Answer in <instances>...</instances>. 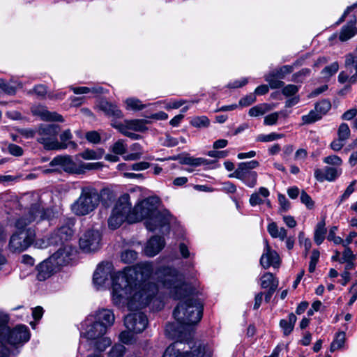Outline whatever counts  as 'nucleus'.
Segmentation results:
<instances>
[{"label":"nucleus","instance_id":"nucleus-1","mask_svg":"<svg viewBox=\"0 0 357 357\" xmlns=\"http://www.w3.org/2000/svg\"><path fill=\"white\" fill-rule=\"evenodd\" d=\"M112 264L102 262L93 273V281L97 288L102 287L111 276L112 299L114 305L137 310L146 307L158 292L154 283L147 282L153 271L151 263L138 264L111 275Z\"/></svg>","mask_w":357,"mask_h":357},{"label":"nucleus","instance_id":"nucleus-2","mask_svg":"<svg viewBox=\"0 0 357 357\" xmlns=\"http://www.w3.org/2000/svg\"><path fill=\"white\" fill-rule=\"evenodd\" d=\"M160 285L169 291L174 299H182L173 312L174 319L182 326L197 324L202 317L203 305L192 296L191 286L184 282L183 275L174 268L160 267L155 272Z\"/></svg>","mask_w":357,"mask_h":357},{"label":"nucleus","instance_id":"nucleus-3","mask_svg":"<svg viewBox=\"0 0 357 357\" xmlns=\"http://www.w3.org/2000/svg\"><path fill=\"white\" fill-rule=\"evenodd\" d=\"M100 195L93 187L81 188L79 197L71 204L70 209L75 215L84 216L93 212L99 205Z\"/></svg>","mask_w":357,"mask_h":357},{"label":"nucleus","instance_id":"nucleus-4","mask_svg":"<svg viewBox=\"0 0 357 357\" xmlns=\"http://www.w3.org/2000/svg\"><path fill=\"white\" fill-rule=\"evenodd\" d=\"M213 355V349L208 344L199 343L190 348L183 342L176 341L166 349L162 357H211Z\"/></svg>","mask_w":357,"mask_h":357},{"label":"nucleus","instance_id":"nucleus-5","mask_svg":"<svg viewBox=\"0 0 357 357\" xmlns=\"http://www.w3.org/2000/svg\"><path fill=\"white\" fill-rule=\"evenodd\" d=\"M131 206L128 194H123L119 198L108 219L110 229L119 228L125 221L134 222Z\"/></svg>","mask_w":357,"mask_h":357},{"label":"nucleus","instance_id":"nucleus-6","mask_svg":"<svg viewBox=\"0 0 357 357\" xmlns=\"http://www.w3.org/2000/svg\"><path fill=\"white\" fill-rule=\"evenodd\" d=\"M59 131L60 127L58 125H40L37 128L38 135L37 141L42 144L46 150L66 149V146L59 144L57 140V135Z\"/></svg>","mask_w":357,"mask_h":357},{"label":"nucleus","instance_id":"nucleus-7","mask_svg":"<svg viewBox=\"0 0 357 357\" xmlns=\"http://www.w3.org/2000/svg\"><path fill=\"white\" fill-rule=\"evenodd\" d=\"M259 163L257 160L240 162L236 169L229 175L230 178L241 180L249 188H254L257 185V173L252 169L257 168Z\"/></svg>","mask_w":357,"mask_h":357},{"label":"nucleus","instance_id":"nucleus-8","mask_svg":"<svg viewBox=\"0 0 357 357\" xmlns=\"http://www.w3.org/2000/svg\"><path fill=\"white\" fill-rule=\"evenodd\" d=\"M35 237V231L31 228L16 231L10 238L8 249L12 252H22L33 243Z\"/></svg>","mask_w":357,"mask_h":357},{"label":"nucleus","instance_id":"nucleus-9","mask_svg":"<svg viewBox=\"0 0 357 357\" xmlns=\"http://www.w3.org/2000/svg\"><path fill=\"white\" fill-rule=\"evenodd\" d=\"M75 220L73 218H66L56 230L52 233L49 238L50 244L56 245H69L74 234L73 227Z\"/></svg>","mask_w":357,"mask_h":357},{"label":"nucleus","instance_id":"nucleus-10","mask_svg":"<svg viewBox=\"0 0 357 357\" xmlns=\"http://www.w3.org/2000/svg\"><path fill=\"white\" fill-rule=\"evenodd\" d=\"M159 202L158 197H149L137 204L132 210L133 222H138L143 219L149 220L156 213Z\"/></svg>","mask_w":357,"mask_h":357},{"label":"nucleus","instance_id":"nucleus-11","mask_svg":"<svg viewBox=\"0 0 357 357\" xmlns=\"http://www.w3.org/2000/svg\"><path fill=\"white\" fill-rule=\"evenodd\" d=\"M30 339V331L25 325H17L12 330L8 327V333L5 337L0 340L1 343L8 342L12 345L24 344Z\"/></svg>","mask_w":357,"mask_h":357},{"label":"nucleus","instance_id":"nucleus-12","mask_svg":"<svg viewBox=\"0 0 357 357\" xmlns=\"http://www.w3.org/2000/svg\"><path fill=\"white\" fill-rule=\"evenodd\" d=\"M124 325L128 330L133 333H142L148 325V319L141 312L130 313L125 317Z\"/></svg>","mask_w":357,"mask_h":357},{"label":"nucleus","instance_id":"nucleus-13","mask_svg":"<svg viewBox=\"0 0 357 357\" xmlns=\"http://www.w3.org/2000/svg\"><path fill=\"white\" fill-rule=\"evenodd\" d=\"M169 221L170 215L167 211H160L157 210L154 215H151L149 220H146L145 225L146 229L151 231L162 228L169 231Z\"/></svg>","mask_w":357,"mask_h":357},{"label":"nucleus","instance_id":"nucleus-14","mask_svg":"<svg viewBox=\"0 0 357 357\" xmlns=\"http://www.w3.org/2000/svg\"><path fill=\"white\" fill-rule=\"evenodd\" d=\"M100 240L101 236L98 231L88 230L79 238L80 248L86 252L96 251L100 248Z\"/></svg>","mask_w":357,"mask_h":357},{"label":"nucleus","instance_id":"nucleus-15","mask_svg":"<svg viewBox=\"0 0 357 357\" xmlns=\"http://www.w3.org/2000/svg\"><path fill=\"white\" fill-rule=\"evenodd\" d=\"M107 333V330L104 326H102L101 324H98L88 316L83 324V331L81 333V335L88 341L103 336Z\"/></svg>","mask_w":357,"mask_h":357},{"label":"nucleus","instance_id":"nucleus-16","mask_svg":"<svg viewBox=\"0 0 357 357\" xmlns=\"http://www.w3.org/2000/svg\"><path fill=\"white\" fill-rule=\"evenodd\" d=\"M264 252L260 258V264L264 268L267 269L270 266L277 267L280 264V256L278 252L271 249L268 241H264Z\"/></svg>","mask_w":357,"mask_h":357},{"label":"nucleus","instance_id":"nucleus-17","mask_svg":"<svg viewBox=\"0 0 357 357\" xmlns=\"http://www.w3.org/2000/svg\"><path fill=\"white\" fill-rule=\"evenodd\" d=\"M93 320L102 326H104L106 330L112 327L115 321V317L113 311L109 309H100L95 311L93 313L89 315Z\"/></svg>","mask_w":357,"mask_h":357},{"label":"nucleus","instance_id":"nucleus-18","mask_svg":"<svg viewBox=\"0 0 357 357\" xmlns=\"http://www.w3.org/2000/svg\"><path fill=\"white\" fill-rule=\"evenodd\" d=\"M51 167L61 166L63 170L69 173L82 174L84 171L79 169L70 155H57L50 162Z\"/></svg>","mask_w":357,"mask_h":357},{"label":"nucleus","instance_id":"nucleus-19","mask_svg":"<svg viewBox=\"0 0 357 357\" xmlns=\"http://www.w3.org/2000/svg\"><path fill=\"white\" fill-rule=\"evenodd\" d=\"M112 340L105 335L87 341L88 350L98 356L112 345ZM96 357V356H94Z\"/></svg>","mask_w":357,"mask_h":357},{"label":"nucleus","instance_id":"nucleus-20","mask_svg":"<svg viewBox=\"0 0 357 357\" xmlns=\"http://www.w3.org/2000/svg\"><path fill=\"white\" fill-rule=\"evenodd\" d=\"M72 248L70 245H60L56 252L49 258L57 268L68 264L70 260Z\"/></svg>","mask_w":357,"mask_h":357},{"label":"nucleus","instance_id":"nucleus-21","mask_svg":"<svg viewBox=\"0 0 357 357\" xmlns=\"http://www.w3.org/2000/svg\"><path fill=\"white\" fill-rule=\"evenodd\" d=\"M97 107L112 120L123 117V113L117 105L105 99L100 100L97 104Z\"/></svg>","mask_w":357,"mask_h":357},{"label":"nucleus","instance_id":"nucleus-22","mask_svg":"<svg viewBox=\"0 0 357 357\" xmlns=\"http://www.w3.org/2000/svg\"><path fill=\"white\" fill-rule=\"evenodd\" d=\"M31 211L38 216L36 222L45 220L50 221L56 218V212L53 208H43L39 202L31 204Z\"/></svg>","mask_w":357,"mask_h":357},{"label":"nucleus","instance_id":"nucleus-23","mask_svg":"<svg viewBox=\"0 0 357 357\" xmlns=\"http://www.w3.org/2000/svg\"><path fill=\"white\" fill-rule=\"evenodd\" d=\"M164 246V238L162 236H154L147 242L144 252L148 257H153L156 255Z\"/></svg>","mask_w":357,"mask_h":357},{"label":"nucleus","instance_id":"nucleus-24","mask_svg":"<svg viewBox=\"0 0 357 357\" xmlns=\"http://www.w3.org/2000/svg\"><path fill=\"white\" fill-rule=\"evenodd\" d=\"M56 268L57 267L50 258L44 260L38 266V280L40 281L45 280L53 274Z\"/></svg>","mask_w":357,"mask_h":357},{"label":"nucleus","instance_id":"nucleus-25","mask_svg":"<svg viewBox=\"0 0 357 357\" xmlns=\"http://www.w3.org/2000/svg\"><path fill=\"white\" fill-rule=\"evenodd\" d=\"M32 111L35 115L39 116L43 121L59 122L63 121V119L61 115L54 112H50L45 107L38 106L34 108Z\"/></svg>","mask_w":357,"mask_h":357},{"label":"nucleus","instance_id":"nucleus-26","mask_svg":"<svg viewBox=\"0 0 357 357\" xmlns=\"http://www.w3.org/2000/svg\"><path fill=\"white\" fill-rule=\"evenodd\" d=\"M356 20H351L346 25L343 26L340 30L339 39L342 42H345L357 33Z\"/></svg>","mask_w":357,"mask_h":357},{"label":"nucleus","instance_id":"nucleus-27","mask_svg":"<svg viewBox=\"0 0 357 357\" xmlns=\"http://www.w3.org/2000/svg\"><path fill=\"white\" fill-rule=\"evenodd\" d=\"M147 123L149 121L145 119H132L125 120L123 123H121L126 130H132L135 132H144L147 130L146 126Z\"/></svg>","mask_w":357,"mask_h":357},{"label":"nucleus","instance_id":"nucleus-28","mask_svg":"<svg viewBox=\"0 0 357 357\" xmlns=\"http://www.w3.org/2000/svg\"><path fill=\"white\" fill-rule=\"evenodd\" d=\"M345 67L347 70L351 73L353 70L356 73L351 76V82L357 83V54L349 53L345 56Z\"/></svg>","mask_w":357,"mask_h":357},{"label":"nucleus","instance_id":"nucleus-29","mask_svg":"<svg viewBox=\"0 0 357 357\" xmlns=\"http://www.w3.org/2000/svg\"><path fill=\"white\" fill-rule=\"evenodd\" d=\"M269 195L270 192L266 188L261 187L258 192H255L250 195L249 203L252 206L262 204L264 203L262 197L266 198Z\"/></svg>","mask_w":357,"mask_h":357},{"label":"nucleus","instance_id":"nucleus-30","mask_svg":"<svg viewBox=\"0 0 357 357\" xmlns=\"http://www.w3.org/2000/svg\"><path fill=\"white\" fill-rule=\"evenodd\" d=\"M38 220V216L32 213L31 206L30 207L29 211L27 215L25 216L21 217L18 218L15 222V227L20 231L26 230L25 227L29 225L32 222H36Z\"/></svg>","mask_w":357,"mask_h":357},{"label":"nucleus","instance_id":"nucleus-31","mask_svg":"<svg viewBox=\"0 0 357 357\" xmlns=\"http://www.w3.org/2000/svg\"><path fill=\"white\" fill-rule=\"evenodd\" d=\"M297 318L294 313H290L287 319H281L280 326L283 331L284 335H289L293 331Z\"/></svg>","mask_w":357,"mask_h":357},{"label":"nucleus","instance_id":"nucleus-32","mask_svg":"<svg viewBox=\"0 0 357 357\" xmlns=\"http://www.w3.org/2000/svg\"><path fill=\"white\" fill-rule=\"evenodd\" d=\"M267 230L271 237L274 238H278L281 241H284L287 235V231L284 227L279 229L275 222L268 225Z\"/></svg>","mask_w":357,"mask_h":357},{"label":"nucleus","instance_id":"nucleus-33","mask_svg":"<svg viewBox=\"0 0 357 357\" xmlns=\"http://www.w3.org/2000/svg\"><path fill=\"white\" fill-rule=\"evenodd\" d=\"M326 234V223L324 218L319 222L316 226L314 234V242L317 245H321L325 239Z\"/></svg>","mask_w":357,"mask_h":357},{"label":"nucleus","instance_id":"nucleus-34","mask_svg":"<svg viewBox=\"0 0 357 357\" xmlns=\"http://www.w3.org/2000/svg\"><path fill=\"white\" fill-rule=\"evenodd\" d=\"M271 109L272 107L267 103L259 104L250 108L248 114L250 116L257 117L264 114Z\"/></svg>","mask_w":357,"mask_h":357},{"label":"nucleus","instance_id":"nucleus-35","mask_svg":"<svg viewBox=\"0 0 357 357\" xmlns=\"http://www.w3.org/2000/svg\"><path fill=\"white\" fill-rule=\"evenodd\" d=\"M180 162L183 165H188L195 167L208 164L207 159L203 158H193L190 156L182 158Z\"/></svg>","mask_w":357,"mask_h":357},{"label":"nucleus","instance_id":"nucleus-36","mask_svg":"<svg viewBox=\"0 0 357 357\" xmlns=\"http://www.w3.org/2000/svg\"><path fill=\"white\" fill-rule=\"evenodd\" d=\"M325 172L326 178L325 181L330 182L334 181L342 174V169L336 167H325L324 169Z\"/></svg>","mask_w":357,"mask_h":357},{"label":"nucleus","instance_id":"nucleus-37","mask_svg":"<svg viewBox=\"0 0 357 357\" xmlns=\"http://www.w3.org/2000/svg\"><path fill=\"white\" fill-rule=\"evenodd\" d=\"M126 109L129 110L139 111L146 108V105L142 103L141 100L135 98L126 100Z\"/></svg>","mask_w":357,"mask_h":357},{"label":"nucleus","instance_id":"nucleus-38","mask_svg":"<svg viewBox=\"0 0 357 357\" xmlns=\"http://www.w3.org/2000/svg\"><path fill=\"white\" fill-rule=\"evenodd\" d=\"M9 317L8 314L0 312V340L5 337V335L8 333V323Z\"/></svg>","mask_w":357,"mask_h":357},{"label":"nucleus","instance_id":"nucleus-39","mask_svg":"<svg viewBox=\"0 0 357 357\" xmlns=\"http://www.w3.org/2000/svg\"><path fill=\"white\" fill-rule=\"evenodd\" d=\"M261 287L263 289H271V287H278L274 284V276L271 273H266L261 278Z\"/></svg>","mask_w":357,"mask_h":357},{"label":"nucleus","instance_id":"nucleus-40","mask_svg":"<svg viewBox=\"0 0 357 357\" xmlns=\"http://www.w3.org/2000/svg\"><path fill=\"white\" fill-rule=\"evenodd\" d=\"M321 115L314 110H311L307 114L302 116L303 124H311L321 119Z\"/></svg>","mask_w":357,"mask_h":357},{"label":"nucleus","instance_id":"nucleus-41","mask_svg":"<svg viewBox=\"0 0 357 357\" xmlns=\"http://www.w3.org/2000/svg\"><path fill=\"white\" fill-rule=\"evenodd\" d=\"M345 336L346 335L344 332H339L337 333L334 340L331 345V351H334L342 347L345 342Z\"/></svg>","mask_w":357,"mask_h":357},{"label":"nucleus","instance_id":"nucleus-42","mask_svg":"<svg viewBox=\"0 0 357 357\" xmlns=\"http://www.w3.org/2000/svg\"><path fill=\"white\" fill-rule=\"evenodd\" d=\"M103 152L101 150L94 151L86 149L80 153V156L85 160H98L102 158Z\"/></svg>","mask_w":357,"mask_h":357},{"label":"nucleus","instance_id":"nucleus-43","mask_svg":"<svg viewBox=\"0 0 357 357\" xmlns=\"http://www.w3.org/2000/svg\"><path fill=\"white\" fill-rule=\"evenodd\" d=\"M112 126L113 128H116L117 130H119V131L122 133L123 135L132 139H134V140H137V139H139L141 138V136L138 134H136V133H134V132H129L128 130H126L123 128V126H121V123H117V122H112Z\"/></svg>","mask_w":357,"mask_h":357},{"label":"nucleus","instance_id":"nucleus-44","mask_svg":"<svg viewBox=\"0 0 357 357\" xmlns=\"http://www.w3.org/2000/svg\"><path fill=\"white\" fill-rule=\"evenodd\" d=\"M121 258L124 263H132L137 258V252L133 250H126L121 252Z\"/></svg>","mask_w":357,"mask_h":357},{"label":"nucleus","instance_id":"nucleus-45","mask_svg":"<svg viewBox=\"0 0 357 357\" xmlns=\"http://www.w3.org/2000/svg\"><path fill=\"white\" fill-rule=\"evenodd\" d=\"M126 347L121 344H114L109 351V357H123Z\"/></svg>","mask_w":357,"mask_h":357},{"label":"nucleus","instance_id":"nucleus-46","mask_svg":"<svg viewBox=\"0 0 357 357\" xmlns=\"http://www.w3.org/2000/svg\"><path fill=\"white\" fill-rule=\"evenodd\" d=\"M350 133L351 131L347 123H342L340 125L337 130V135L340 140L346 142L349 138Z\"/></svg>","mask_w":357,"mask_h":357},{"label":"nucleus","instance_id":"nucleus-47","mask_svg":"<svg viewBox=\"0 0 357 357\" xmlns=\"http://www.w3.org/2000/svg\"><path fill=\"white\" fill-rule=\"evenodd\" d=\"M209 120L206 116H195L190 121V124L195 128L208 127Z\"/></svg>","mask_w":357,"mask_h":357},{"label":"nucleus","instance_id":"nucleus-48","mask_svg":"<svg viewBox=\"0 0 357 357\" xmlns=\"http://www.w3.org/2000/svg\"><path fill=\"white\" fill-rule=\"evenodd\" d=\"M339 69V64L337 62H333L331 65L326 66L321 71L323 77L325 78H329L335 74Z\"/></svg>","mask_w":357,"mask_h":357},{"label":"nucleus","instance_id":"nucleus-49","mask_svg":"<svg viewBox=\"0 0 357 357\" xmlns=\"http://www.w3.org/2000/svg\"><path fill=\"white\" fill-rule=\"evenodd\" d=\"M282 137H283L282 134L271 132L268 135H263V134L259 135L257 137L256 140L257 142H272V141L280 139Z\"/></svg>","mask_w":357,"mask_h":357},{"label":"nucleus","instance_id":"nucleus-50","mask_svg":"<svg viewBox=\"0 0 357 357\" xmlns=\"http://www.w3.org/2000/svg\"><path fill=\"white\" fill-rule=\"evenodd\" d=\"M331 104L328 100H323L315 105V109L317 111L319 114L321 115V116L326 114L331 109Z\"/></svg>","mask_w":357,"mask_h":357},{"label":"nucleus","instance_id":"nucleus-51","mask_svg":"<svg viewBox=\"0 0 357 357\" xmlns=\"http://www.w3.org/2000/svg\"><path fill=\"white\" fill-rule=\"evenodd\" d=\"M275 74H269L265 76V80L269 84L271 89H280L284 86L282 81L275 78Z\"/></svg>","mask_w":357,"mask_h":357},{"label":"nucleus","instance_id":"nucleus-52","mask_svg":"<svg viewBox=\"0 0 357 357\" xmlns=\"http://www.w3.org/2000/svg\"><path fill=\"white\" fill-rule=\"evenodd\" d=\"M114 153L116 155H123L126 152V144L123 139H119L115 142L112 149Z\"/></svg>","mask_w":357,"mask_h":357},{"label":"nucleus","instance_id":"nucleus-53","mask_svg":"<svg viewBox=\"0 0 357 357\" xmlns=\"http://www.w3.org/2000/svg\"><path fill=\"white\" fill-rule=\"evenodd\" d=\"M324 163L333 166L340 167L342 165V160L336 155H331L323 159Z\"/></svg>","mask_w":357,"mask_h":357},{"label":"nucleus","instance_id":"nucleus-54","mask_svg":"<svg viewBox=\"0 0 357 357\" xmlns=\"http://www.w3.org/2000/svg\"><path fill=\"white\" fill-rule=\"evenodd\" d=\"M356 183V181H353L347 188L344 193L340 197L338 205L341 204L344 200L347 199L349 197V196L354 192V185Z\"/></svg>","mask_w":357,"mask_h":357},{"label":"nucleus","instance_id":"nucleus-55","mask_svg":"<svg viewBox=\"0 0 357 357\" xmlns=\"http://www.w3.org/2000/svg\"><path fill=\"white\" fill-rule=\"evenodd\" d=\"M131 332L132 331L129 330L122 331L119 336V340L123 344H131L134 339V335Z\"/></svg>","mask_w":357,"mask_h":357},{"label":"nucleus","instance_id":"nucleus-56","mask_svg":"<svg viewBox=\"0 0 357 357\" xmlns=\"http://www.w3.org/2000/svg\"><path fill=\"white\" fill-rule=\"evenodd\" d=\"M36 93L38 97L44 98L47 93V87L43 84L36 85L32 90H30L28 93Z\"/></svg>","mask_w":357,"mask_h":357},{"label":"nucleus","instance_id":"nucleus-57","mask_svg":"<svg viewBox=\"0 0 357 357\" xmlns=\"http://www.w3.org/2000/svg\"><path fill=\"white\" fill-rule=\"evenodd\" d=\"M337 231V227L333 226L329 229V233L328 235V240L330 241H333V243L336 245L341 244L342 243V238L340 236H336L335 233Z\"/></svg>","mask_w":357,"mask_h":357},{"label":"nucleus","instance_id":"nucleus-58","mask_svg":"<svg viewBox=\"0 0 357 357\" xmlns=\"http://www.w3.org/2000/svg\"><path fill=\"white\" fill-rule=\"evenodd\" d=\"M320 253L319 250H314L310 257V261L309 264V271L313 273L315 270L316 265L319 261Z\"/></svg>","mask_w":357,"mask_h":357},{"label":"nucleus","instance_id":"nucleus-59","mask_svg":"<svg viewBox=\"0 0 357 357\" xmlns=\"http://www.w3.org/2000/svg\"><path fill=\"white\" fill-rule=\"evenodd\" d=\"M7 149L10 154L16 157L22 155L24 153L22 148L15 144H9L8 145Z\"/></svg>","mask_w":357,"mask_h":357},{"label":"nucleus","instance_id":"nucleus-60","mask_svg":"<svg viewBox=\"0 0 357 357\" xmlns=\"http://www.w3.org/2000/svg\"><path fill=\"white\" fill-rule=\"evenodd\" d=\"M256 101V96L254 93H250L239 100L241 107H248Z\"/></svg>","mask_w":357,"mask_h":357},{"label":"nucleus","instance_id":"nucleus-61","mask_svg":"<svg viewBox=\"0 0 357 357\" xmlns=\"http://www.w3.org/2000/svg\"><path fill=\"white\" fill-rule=\"evenodd\" d=\"M301 201L309 209L313 208L314 206V202H313L310 196L308 194H307L305 191H302L301 194Z\"/></svg>","mask_w":357,"mask_h":357},{"label":"nucleus","instance_id":"nucleus-62","mask_svg":"<svg viewBox=\"0 0 357 357\" xmlns=\"http://www.w3.org/2000/svg\"><path fill=\"white\" fill-rule=\"evenodd\" d=\"M279 118V112H273L265 116L264 123L267 126L275 125Z\"/></svg>","mask_w":357,"mask_h":357},{"label":"nucleus","instance_id":"nucleus-63","mask_svg":"<svg viewBox=\"0 0 357 357\" xmlns=\"http://www.w3.org/2000/svg\"><path fill=\"white\" fill-rule=\"evenodd\" d=\"M278 202L280 205V211L285 212L289 210L290 207V203L284 195H278Z\"/></svg>","mask_w":357,"mask_h":357},{"label":"nucleus","instance_id":"nucleus-64","mask_svg":"<svg viewBox=\"0 0 357 357\" xmlns=\"http://www.w3.org/2000/svg\"><path fill=\"white\" fill-rule=\"evenodd\" d=\"M86 139L91 143L97 144L100 141V136L96 131H89L86 133Z\"/></svg>","mask_w":357,"mask_h":357}]
</instances>
